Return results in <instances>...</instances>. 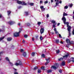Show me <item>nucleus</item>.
Returning <instances> with one entry per match:
<instances>
[{"instance_id":"1","label":"nucleus","mask_w":74,"mask_h":74,"mask_svg":"<svg viewBox=\"0 0 74 74\" xmlns=\"http://www.w3.org/2000/svg\"><path fill=\"white\" fill-rule=\"evenodd\" d=\"M62 19L64 23V24H66L67 25V27H68L67 28V30L69 31V32L70 31H71V26H70L69 25V22H66V18H65V17H63L62 18Z\"/></svg>"},{"instance_id":"2","label":"nucleus","mask_w":74,"mask_h":74,"mask_svg":"<svg viewBox=\"0 0 74 74\" xmlns=\"http://www.w3.org/2000/svg\"><path fill=\"white\" fill-rule=\"evenodd\" d=\"M19 31L18 32H15L14 33V36L15 37H18V36H19L20 33L21 31H22V28H19Z\"/></svg>"},{"instance_id":"3","label":"nucleus","mask_w":74,"mask_h":74,"mask_svg":"<svg viewBox=\"0 0 74 74\" xmlns=\"http://www.w3.org/2000/svg\"><path fill=\"white\" fill-rule=\"evenodd\" d=\"M17 3L18 4H21L22 5H27V3H26L25 1H21L19 0H17Z\"/></svg>"},{"instance_id":"4","label":"nucleus","mask_w":74,"mask_h":74,"mask_svg":"<svg viewBox=\"0 0 74 74\" xmlns=\"http://www.w3.org/2000/svg\"><path fill=\"white\" fill-rule=\"evenodd\" d=\"M69 56V54H66V55H65V56H63V58H60V59H58V61H63L64 58H68Z\"/></svg>"},{"instance_id":"5","label":"nucleus","mask_w":74,"mask_h":74,"mask_svg":"<svg viewBox=\"0 0 74 74\" xmlns=\"http://www.w3.org/2000/svg\"><path fill=\"white\" fill-rule=\"evenodd\" d=\"M15 65L16 66H18V65L23 66V64L22 63V61H19V62L18 63H17V62L16 63Z\"/></svg>"},{"instance_id":"6","label":"nucleus","mask_w":74,"mask_h":74,"mask_svg":"<svg viewBox=\"0 0 74 74\" xmlns=\"http://www.w3.org/2000/svg\"><path fill=\"white\" fill-rule=\"evenodd\" d=\"M59 65L58 64H56V66H52L51 68L53 67V69H54L55 70H56V69L58 68Z\"/></svg>"},{"instance_id":"7","label":"nucleus","mask_w":74,"mask_h":74,"mask_svg":"<svg viewBox=\"0 0 74 74\" xmlns=\"http://www.w3.org/2000/svg\"><path fill=\"white\" fill-rule=\"evenodd\" d=\"M50 57L49 58H48L47 59L46 58V60L47 61V62H46L45 64V65H47L50 62Z\"/></svg>"},{"instance_id":"8","label":"nucleus","mask_w":74,"mask_h":74,"mask_svg":"<svg viewBox=\"0 0 74 74\" xmlns=\"http://www.w3.org/2000/svg\"><path fill=\"white\" fill-rule=\"evenodd\" d=\"M44 29L43 28H41L40 29V32L41 34H42L44 32Z\"/></svg>"},{"instance_id":"9","label":"nucleus","mask_w":74,"mask_h":74,"mask_svg":"<svg viewBox=\"0 0 74 74\" xmlns=\"http://www.w3.org/2000/svg\"><path fill=\"white\" fill-rule=\"evenodd\" d=\"M14 23H15V21H10V25H14Z\"/></svg>"},{"instance_id":"10","label":"nucleus","mask_w":74,"mask_h":74,"mask_svg":"<svg viewBox=\"0 0 74 74\" xmlns=\"http://www.w3.org/2000/svg\"><path fill=\"white\" fill-rule=\"evenodd\" d=\"M66 42L67 43H70V40H69V39H68V38L66 39Z\"/></svg>"},{"instance_id":"11","label":"nucleus","mask_w":74,"mask_h":74,"mask_svg":"<svg viewBox=\"0 0 74 74\" xmlns=\"http://www.w3.org/2000/svg\"><path fill=\"white\" fill-rule=\"evenodd\" d=\"M66 65V62H65V61H63L62 62V64H61V65L62 66H64V65Z\"/></svg>"},{"instance_id":"12","label":"nucleus","mask_w":74,"mask_h":74,"mask_svg":"<svg viewBox=\"0 0 74 74\" xmlns=\"http://www.w3.org/2000/svg\"><path fill=\"white\" fill-rule=\"evenodd\" d=\"M23 55L24 57H25L27 55V54L26 52H24L23 53Z\"/></svg>"},{"instance_id":"13","label":"nucleus","mask_w":74,"mask_h":74,"mask_svg":"<svg viewBox=\"0 0 74 74\" xmlns=\"http://www.w3.org/2000/svg\"><path fill=\"white\" fill-rule=\"evenodd\" d=\"M52 23L53 24H55V23H56V21L55 20H52L51 21Z\"/></svg>"},{"instance_id":"14","label":"nucleus","mask_w":74,"mask_h":74,"mask_svg":"<svg viewBox=\"0 0 74 74\" xmlns=\"http://www.w3.org/2000/svg\"><path fill=\"white\" fill-rule=\"evenodd\" d=\"M56 42L57 43H60V42L59 41V39H56Z\"/></svg>"},{"instance_id":"15","label":"nucleus","mask_w":74,"mask_h":74,"mask_svg":"<svg viewBox=\"0 0 74 74\" xmlns=\"http://www.w3.org/2000/svg\"><path fill=\"white\" fill-rule=\"evenodd\" d=\"M67 14H66V13H65L64 12H63V17H64V16H67Z\"/></svg>"},{"instance_id":"16","label":"nucleus","mask_w":74,"mask_h":74,"mask_svg":"<svg viewBox=\"0 0 74 74\" xmlns=\"http://www.w3.org/2000/svg\"><path fill=\"white\" fill-rule=\"evenodd\" d=\"M25 14L26 16H28V15H29L28 12H25Z\"/></svg>"},{"instance_id":"17","label":"nucleus","mask_w":74,"mask_h":74,"mask_svg":"<svg viewBox=\"0 0 74 74\" xmlns=\"http://www.w3.org/2000/svg\"><path fill=\"white\" fill-rule=\"evenodd\" d=\"M38 35H37V36H35V39H36V40H37L38 39Z\"/></svg>"},{"instance_id":"18","label":"nucleus","mask_w":74,"mask_h":74,"mask_svg":"<svg viewBox=\"0 0 74 74\" xmlns=\"http://www.w3.org/2000/svg\"><path fill=\"white\" fill-rule=\"evenodd\" d=\"M5 60L6 61H8V62H10V60L8 59V57H6L5 58Z\"/></svg>"},{"instance_id":"19","label":"nucleus","mask_w":74,"mask_h":74,"mask_svg":"<svg viewBox=\"0 0 74 74\" xmlns=\"http://www.w3.org/2000/svg\"><path fill=\"white\" fill-rule=\"evenodd\" d=\"M38 69V68L37 67V66H35V67H34L33 69L34 70H36Z\"/></svg>"},{"instance_id":"20","label":"nucleus","mask_w":74,"mask_h":74,"mask_svg":"<svg viewBox=\"0 0 74 74\" xmlns=\"http://www.w3.org/2000/svg\"><path fill=\"white\" fill-rule=\"evenodd\" d=\"M45 54H42L41 55V57L42 58H45Z\"/></svg>"},{"instance_id":"21","label":"nucleus","mask_w":74,"mask_h":74,"mask_svg":"<svg viewBox=\"0 0 74 74\" xmlns=\"http://www.w3.org/2000/svg\"><path fill=\"white\" fill-rule=\"evenodd\" d=\"M4 38H5V36H3V37H2V38H0V41H1V40H3V39H4Z\"/></svg>"},{"instance_id":"22","label":"nucleus","mask_w":74,"mask_h":74,"mask_svg":"<svg viewBox=\"0 0 74 74\" xmlns=\"http://www.w3.org/2000/svg\"><path fill=\"white\" fill-rule=\"evenodd\" d=\"M56 25H57V23H55L54 24H53L52 25V26L53 27H56Z\"/></svg>"},{"instance_id":"23","label":"nucleus","mask_w":74,"mask_h":74,"mask_svg":"<svg viewBox=\"0 0 74 74\" xmlns=\"http://www.w3.org/2000/svg\"><path fill=\"white\" fill-rule=\"evenodd\" d=\"M70 44H71L72 45H73L74 44V42L73 41H70Z\"/></svg>"},{"instance_id":"24","label":"nucleus","mask_w":74,"mask_h":74,"mask_svg":"<svg viewBox=\"0 0 74 74\" xmlns=\"http://www.w3.org/2000/svg\"><path fill=\"white\" fill-rule=\"evenodd\" d=\"M32 56H35V53H34V52H33L32 53Z\"/></svg>"},{"instance_id":"25","label":"nucleus","mask_w":74,"mask_h":74,"mask_svg":"<svg viewBox=\"0 0 74 74\" xmlns=\"http://www.w3.org/2000/svg\"><path fill=\"white\" fill-rule=\"evenodd\" d=\"M73 6V4L72 3L71 4H69V7H71H71H72Z\"/></svg>"},{"instance_id":"26","label":"nucleus","mask_w":74,"mask_h":74,"mask_svg":"<svg viewBox=\"0 0 74 74\" xmlns=\"http://www.w3.org/2000/svg\"><path fill=\"white\" fill-rule=\"evenodd\" d=\"M71 58L72 59L71 61H72V62H74V58L73 57H72Z\"/></svg>"},{"instance_id":"27","label":"nucleus","mask_w":74,"mask_h":74,"mask_svg":"<svg viewBox=\"0 0 74 74\" xmlns=\"http://www.w3.org/2000/svg\"><path fill=\"white\" fill-rule=\"evenodd\" d=\"M41 71L40 69H38V73H41Z\"/></svg>"},{"instance_id":"28","label":"nucleus","mask_w":74,"mask_h":74,"mask_svg":"<svg viewBox=\"0 0 74 74\" xmlns=\"http://www.w3.org/2000/svg\"><path fill=\"white\" fill-rule=\"evenodd\" d=\"M40 8H41V9L42 11V10H43V8H44V6H40Z\"/></svg>"},{"instance_id":"29","label":"nucleus","mask_w":74,"mask_h":74,"mask_svg":"<svg viewBox=\"0 0 74 74\" xmlns=\"http://www.w3.org/2000/svg\"><path fill=\"white\" fill-rule=\"evenodd\" d=\"M28 36V35H26V34H25V35H24V38H27Z\"/></svg>"},{"instance_id":"30","label":"nucleus","mask_w":74,"mask_h":74,"mask_svg":"<svg viewBox=\"0 0 74 74\" xmlns=\"http://www.w3.org/2000/svg\"><path fill=\"white\" fill-rule=\"evenodd\" d=\"M47 72L48 73H51V72H52V71H51V70H48Z\"/></svg>"},{"instance_id":"31","label":"nucleus","mask_w":74,"mask_h":74,"mask_svg":"<svg viewBox=\"0 0 74 74\" xmlns=\"http://www.w3.org/2000/svg\"><path fill=\"white\" fill-rule=\"evenodd\" d=\"M41 69H42L43 70H45V69L44 67V66H42L41 68Z\"/></svg>"},{"instance_id":"32","label":"nucleus","mask_w":74,"mask_h":74,"mask_svg":"<svg viewBox=\"0 0 74 74\" xmlns=\"http://www.w3.org/2000/svg\"><path fill=\"white\" fill-rule=\"evenodd\" d=\"M30 5L32 6L33 5H34V3H29V4Z\"/></svg>"},{"instance_id":"33","label":"nucleus","mask_w":74,"mask_h":74,"mask_svg":"<svg viewBox=\"0 0 74 74\" xmlns=\"http://www.w3.org/2000/svg\"><path fill=\"white\" fill-rule=\"evenodd\" d=\"M60 52V50L58 49V50H57V51L56 53L57 54H58Z\"/></svg>"},{"instance_id":"34","label":"nucleus","mask_w":74,"mask_h":74,"mask_svg":"<svg viewBox=\"0 0 74 74\" xmlns=\"http://www.w3.org/2000/svg\"><path fill=\"white\" fill-rule=\"evenodd\" d=\"M64 9H67L68 8V6L67 5H66L64 7Z\"/></svg>"},{"instance_id":"35","label":"nucleus","mask_w":74,"mask_h":74,"mask_svg":"<svg viewBox=\"0 0 74 74\" xmlns=\"http://www.w3.org/2000/svg\"><path fill=\"white\" fill-rule=\"evenodd\" d=\"M41 23V22L40 21H38V25H40Z\"/></svg>"},{"instance_id":"36","label":"nucleus","mask_w":74,"mask_h":74,"mask_svg":"<svg viewBox=\"0 0 74 74\" xmlns=\"http://www.w3.org/2000/svg\"><path fill=\"white\" fill-rule=\"evenodd\" d=\"M27 26H29L30 25V23H27Z\"/></svg>"},{"instance_id":"37","label":"nucleus","mask_w":74,"mask_h":74,"mask_svg":"<svg viewBox=\"0 0 74 74\" xmlns=\"http://www.w3.org/2000/svg\"><path fill=\"white\" fill-rule=\"evenodd\" d=\"M10 64L12 66H13V64L12 63V62H10Z\"/></svg>"},{"instance_id":"38","label":"nucleus","mask_w":74,"mask_h":74,"mask_svg":"<svg viewBox=\"0 0 74 74\" xmlns=\"http://www.w3.org/2000/svg\"><path fill=\"white\" fill-rule=\"evenodd\" d=\"M59 37H60V38H62V36H61V34H59Z\"/></svg>"},{"instance_id":"39","label":"nucleus","mask_w":74,"mask_h":74,"mask_svg":"<svg viewBox=\"0 0 74 74\" xmlns=\"http://www.w3.org/2000/svg\"><path fill=\"white\" fill-rule=\"evenodd\" d=\"M40 40H42L43 39V37L42 36H40Z\"/></svg>"},{"instance_id":"40","label":"nucleus","mask_w":74,"mask_h":74,"mask_svg":"<svg viewBox=\"0 0 74 74\" xmlns=\"http://www.w3.org/2000/svg\"><path fill=\"white\" fill-rule=\"evenodd\" d=\"M72 34L74 35V28L73 29V30L72 31Z\"/></svg>"},{"instance_id":"41","label":"nucleus","mask_w":74,"mask_h":74,"mask_svg":"<svg viewBox=\"0 0 74 74\" xmlns=\"http://www.w3.org/2000/svg\"><path fill=\"white\" fill-rule=\"evenodd\" d=\"M54 31H55V33H56V28H54Z\"/></svg>"},{"instance_id":"42","label":"nucleus","mask_w":74,"mask_h":74,"mask_svg":"<svg viewBox=\"0 0 74 74\" xmlns=\"http://www.w3.org/2000/svg\"><path fill=\"white\" fill-rule=\"evenodd\" d=\"M71 32L70 31H69V36H71Z\"/></svg>"},{"instance_id":"43","label":"nucleus","mask_w":74,"mask_h":74,"mask_svg":"<svg viewBox=\"0 0 74 74\" xmlns=\"http://www.w3.org/2000/svg\"><path fill=\"white\" fill-rule=\"evenodd\" d=\"M68 62L70 63L71 62V60L70 59L68 60Z\"/></svg>"},{"instance_id":"44","label":"nucleus","mask_w":74,"mask_h":74,"mask_svg":"<svg viewBox=\"0 0 74 74\" xmlns=\"http://www.w3.org/2000/svg\"><path fill=\"white\" fill-rule=\"evenodd\" d=\"M7 40L8 41H10V38H7Z\"/></svg>"},{"instance_id":"45","label":"nucleus","mask_w":74,"mask_h":74,"mask_svg":"<svg viewBox=\"0 0 74 74\" xmlns=\"http://www.w3.org/2000/svg\"><path fill=\"white\" fill-rule=\"evenodd\" d=\"M45 10V8H44L43 7V8L42 10V11H44Z\"/></svg>"},{"instance_id":"46","label":"nucleus","mask_w":74,"mask_h":74,"mask_svg":"<svg viewBox=\"0 0 74 74\" xmlns=\"http://www.w3.org/2000/svg\"><path fill=\"white\" fill-rule=\"evenodd\" d=\"M48 1L47 0H46V1H45V4H47V3H48Z\"/></svg>"},{"instance_id":"47","label":"nucleus","mask_w":74,"mask_h":74,"mask_svg":"<svg viewBox=\"0 0 74 74\" xmlns=\"http://www.w3.org/2000/svg\"><path fill=\"white\" fill-rule=\"evenodd\" d=\"M12 31L11 29H10V33H12Z\"/></svg>"},{"instance_id":"48","label":"nucleus","mask_w":74,"mask_h":74,"mask_svg":"<svg viewBox=\"0 0 74 74\" xmlns=\"http://www.w3.org/2000/svg\"><path fill=\"white\" fill-rule=\"evenodd\" d=\"M23 51H24V50H23V49H21V52H23Z\"/></svg>"},{"instance_id":"49","label":"nucleus","mask_w":74,"mask_h":74,"mask_svg":"<svg viewBox=\"0 0 74 74\" xmlns=\"http://www.w3.org/2000/svg\"><path fill=\"white\" fill-rule=\"evenodd\" d=\"M59 3H58V2H57V3L56 2V5H58V4H59Z\"/></svg>"},{"instance_id":"50","label":"nucleus","mask_w":74,"mask_h":74,"mask_svg":"<svg viewBox=\"0 0 74 74\" xmlns=\"http://www.w3.org/2000/svg\"><path fill=\"white\" fill-rule=\"evenodd\" d=\"M43 1L42 0H40V3L41 4L42 3Z\"/></svg>"},{"instance_id":"51","label":"nucleus","mask_w":74,"mask_h":74,"mask_svg":"<svg viewBox=\"0 0 74 74\" xmlns=\"http://www.w3.org/2000/svg\"><path fill=\"white\" fill-rule=\"evenodd\" d=\"M58 33V31H57V29H56V34H57Z\"/></svg>"},{"instance_id":"52","label":"nucleus","mask_w":74,"mask_h":74,"mask_svg":"<svg viewBox=\"0 0 74 74\" xmlns=\"http://www.w3.org/2000/svg\"><path fill=\"white\" fill-rule=\"evenodd\" d=\"M3 53V51H1L0 52V55L1 54H2V53Z\"/></svg>"},{"instance_id":"53","label":"nucleus","mask_w":74,"mask_h":74,"mask_svg":"<svg viewBox=\"0 0 74 74\" xmlns=\"http://www.w3.org/2000/svg\"><path fill=\"white\" fill-rule=\"evenodd\" d=\"M49 14H47V17L49 18Z\"/></svg>"},{"instance_id":"54","label":"nucleus","mask_w":74,"mask_h":74,"mask_svg":"<svg viewBox=\"0 0 74 74\" xmlns=\"http://www.w3.org/2000/svg\"><path fill=\"white\" fill-rule=\"evenodd\" d=\"M8 15H10V11H8Z\"/></svg>"},{"instance_id":"55","label":"nucleus","mask_w":74,"mask_h":74,"mask_svg":"<svg viewBox=\"0 0 74 74\" xmlns=\"http://www.w3.org/2000/svg\"><path fill=\"white\" fill-rule=\"evenodd\" d=\"M25 40H22L23 43H25Z\"/></svg>"},{"instance_id":"56","label":"nucleus","mask_w":74,"mask_h":74,"mask_svg":"<svg viewBox=\"0 0 74 74\" xmlns=\"http://www.w3.org/2000/svg\"><path fill=\"white\" fill-rule=\"evenodd\" d=\"M60 43H61L62 44H63V43H64V42H63L62 41H61L60 42Z\"/></svg>"},{"instance_id":"57","label":"nucleus","mask_w":74,"mask_h":74,"mask_svg":"<svg viewBox=\"0 0 74 74\" xmlns=\"http://www.w3.org/2000/svg\"><path fill=\"white\" fill-rule=\"evenodd\" d=\"M2 17V15L1 14H0V18H1Z\"/></svg>"},{"instance_id":"58","label":"nucleus","mask_w":74,"mask_h":74,"mask_svg":"<svg viewBox=\"0 0 74 74\" xmlns=\"http://www.w3.org/2000/svg\"><path fill=\"white\" fill-rule=\"evenodd\" d=\"M60 23H58V24H57V25L59 26V25H60Z\"/></svg>"},{"instance_id":"59","label":"nucleus","mask_w":74,"mask_h":74,"mask_svg":"<svg viewBox=\"0 0 74 74\" xmlns=\"http://www.w3.org/2000/svg\"><path fill=\"white\" fill-rule=\"evenodd\" d=\"M14 74H18V72H14Z\"/></svg>"},{"instance_id":"60","label":"nucleus","mask_w":74,"mask_h":74,"mask_svg":"<svg viewBox=\"0 0 74 74\" xmlns=\"http://www.w3.org/2000/svg\"><path fill=\"white\" fill-rule=\"evenodd\" d=\"M32 41H34V38H32Z\"/></svg>"},{"instance_id":"61","label":"nucleus","mask_w":74,"mask_h":74,"mask_svg":"<svg viewBox=\"0 0 74 74\" xmlns=\"http://www.w3.org/2000/svg\"><path fill=\"white\" fill-rule=\"evenodd\" d=\"M12 39V38H10V41H11V40Z\"/></svg>"},{"instance_id":"62","label":"nucleus","mask_w":74,"mask_h":74,"mask_svg":"<svg viewBox=\"0 0 74 74\" xmlns=\"http://www.w3.org/2000/svg\"><path fill=\"white\" fill-rule=\"evenodd\" d=\"M62 3V1H60L59 2V3L60 4H61Z\"/></svg>"},{"instance_id":"63","label":"nucleus","mask_w":74,"mask_h":74,"mask_svg":"<svg viewBox=\"0 0 74 74\" xmlns=\"http://www.w3.org/2000/svg\"><path fill=\"white\" fill-rule=\"evenodd\" d=\"M59 72H60V73H62V71H60H60H59Z\"/></svg>"},{"instance_id":"64","label":"nucleus","mask_w":74,"mask_h":74,"mask_svg":"<svg viewBox=\"0 0 74 74\" xmlns=\"http://www.w3.org/2000/svg\"><path fill=\"white\" fill-rule=\"evenodd\" d=\"M14 70L15 71H16L17 69H15V68H14Z\"/></svg>"}]
</instances>
